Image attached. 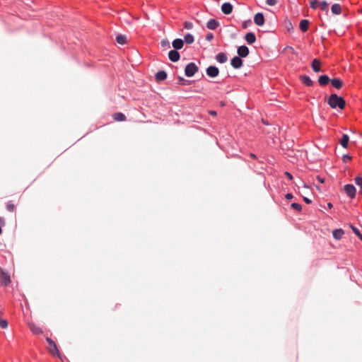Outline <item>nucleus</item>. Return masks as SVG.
<instances>
[{
  "instance_id": "1",
  "label": "nucleus",
  "mask_w": 362,
  "mask_h": 362,
  "mask_svg": "<svg viewBox=\"0 0 362 362\" xmlns=\"http://www.w3.org/2000/svg\"><path fill=\"white\" fill-rule=\"evenodd\" d=\"M327 103L332 109L338 107L340 110H343L346 105L345 100L341 96H339L336 93L330 95L328 98Z\"/></svg>"
},
{
  "instance_id": "2",
  "label": "nucleus",
  "mask_w": 362,
  "mask_h": 362,
  "mask_svg": "<svg viewBox=\"0 0 362 362\" xmlns=\"http://www.w3.org/2000/svg\"><path fill=\"white\" fill-rule=\"evenodd\" d=\"M46 341L48 343V344L49 345V347L48 349H49V351L50 352V354H52L54 356H57V357L62 358L61 354H60L59 349H57V344H55V342L49 337H46Z\"/></svg>"
},
{
  "instance_id": "3",
  "label": "nucleus",
  "mask_w": 362,
  "mask_h": 362,
  "mask_svg": "<svg viewBox=\"0 0 362 362\" xmlns=\"http://www.w3.org/2000/svg\"><path fill=\"white\" fill-rule=\"evenodd\" d=\"M199 71V67L194 62L187 64L185 69V74L187 77H192Z\"/></svg>"
},
{
  "instance_id": "4",
  "label": "nucleus",
  "mask_w": 362,
  "mask_h": 362,
  "mask_svg": "<svg viewBox=\"0 0 362 362\" xmlns=\"http://www.w3.org/2000/svg\"><path fill=\"white\" fill-rule=\"evenodd\" d=\"M344 190L346 195L351 199H354L356 194V189L352 184H346L344 186Z\"/></svg>"
},
{
  "instance_id": "5",
  "label": "nucleus",
  "mask_w": 362,
  "mask_h": 362,
  "mask_svg": "<svg viewBox=\"0 0 362 362\" xmlns=\"http://www.w3.org/2000/svg\"><path fill=\"white\" fill-rule=\"evenodd\" d=\"M206 74L211 78L218 76L219 74V69L215 66H209L206 70Z\"/></svg>"
},
{
  "instance_id": "6",
  "label": "nucleus",
  "mask_w": 362,
  "mask_h": 362,
  "mask_svg": "<svg viewBox=\"0 0 362 362\" xmlns=\"http://www.w3.org/2000/svg\"><path fill=\"white\" fill-rule=\"evenodd\" d=\"M1 284L7 286L11 283L10 276L7 272L1 269Z\"/></svg>"
},
{
  "instance_id": "7",
  "label": "nucleus",
  "mask_w": 362,
  "mask_h": 362,
  "mask_svg": "<svg viewBox=\"0 0 362 362\" xmlns=\"http://www.w3.org/2000/svg\"><path fill=\"white\" fill-rule=\"evenodd\" d=\"M237 53L238 54V57L241 58H245L248 56L250 51L247 46L242 45L238 47Z\"/></svg>"
},
{
  "instance_id": "8",
  "label": "nucleus",
  "mask_w": 362,
  "mask_h": 362,
  "mask_svg": "<svg viewBox=\"0 0 362 362\" xmlns=\"http://www.w3.org/2000/svg\"><path fill=\"white\" fill-rule=\"evenodd\" d=\"M168 58L173 62H176L180 60V54L177 50L172 49L168 52Z\"/></svg>"
},
{
  "instance_id": "9",
  "label": "nucleus",
  "mask_w": 362,
  "mask_h": 362,
  "mask_svg": "<svg viewBox=\"0 0 362 362\" xmlns=\"http://www.w3.org/2000/svg\"><path fill=\"white\" fill-rule=\"evenodd\" d=\"M243 62L241 57L238 56H235L231 59V66L234 69H240L243 66Z\"/></svg>"
},
{
  "instance_id": "10",
  "label": "nucleus",
  "mask_w": 362,
  "mask_h": 362,
  "mask_svg": "<svg viewBox=\"0 0 362 362\" xmlns=\"http://www.w3.org/2000/svg\"><path fill=\"white\" fill-rule=\"evenodd\" d=\"M233 8V5L230 3L226 2L221 6V11L226 15H229L232 13Z\"/></svg>"
},
{
  "instance_id": "11",
  "label": "nucleus",
  "mask_w": 362,
  "mask_h": 362,
  "mask_svg": "<svg viewBox=\"0 0 362 362\" xmlns=\"http://www.w3.org/2000/svg\"><path fill=\"white\" fill-rule=\"evenodd\" d=\"M254 22L258 26H262L264 23V17L262 13H257L255 15Z\"/></svg>"
},
{
  "instance_id": "12",
  "label": "nucleus",
  "mask_w": 362,
  "mask_h": 362,
  "mask_svg": "<svg viewBox=\"0 0 362 362\" xmlns=\"http://www.w3.org/2000/svg\"><path fill=\"white\" fill-rule=\"evenodd\" d=\"M220 23L219 22L214 18H211L206 23V28L209 30H216L218 26Z\"/></svg>"
},
{
  "instance_id": "13",
  "label": "nucleus",
  "mask_w": 362,
  "mask_h": 362,
  "mask_svg": "<svg viewBox=\"0 0 362 362\" xmlns=\"http://www.w3.org/2000/svg\"><path fill=\"white\" fill-rule=\"evenodd\" d=\"M172 45L175 50L180 49L184 46V40L180 38H177L173 41Z\"/></svg>"
},
{
  "instance_id": "14",
  "label": "nucleus",
  "mask_w": 362,
  "mask_h": 362,
  "mask_svg": "<svg viewBox=\"0 0 362 362\" xmlns=\"http://www.w3.org/2000/svg\"><path fill=\"white\" fill-rule=\"evenodd\" d=\"M245 40L249 45H252L256 41V36L253 33L249 32L245 35Z\"/></svg>"
},
{
  "instance_id": "15",
  "label": "nucleus",
  "mask_w": 362,
  "mask_h": 362,
  "mask_svg": "<svg viewBox=\"0 0 362 362\" xmlns=\"http://www.w3.org/2000/svg\"><path fill=\"white\" fill-rule=\"evenodd\" d=\"M320 64H321V63H320V60H318L317 59H314L313 60L312 64H311L313 70L316 73L320 72L321 71Z\"/></svg>"
},
{
  "instance_id": "16",
  "label": "nucleus",
  "mask_w": 362,
  "mask_h": 362,
  "mask_svg": "<svg viewBox=\"0 0 362 362\" xmlns=\"http://www.w3.org/2000/svg\"><path fill=\"white\" fill-rule=\"evenodd\" d=\"M330 82L332 86L337 89H340L343 86L342 81L338 78L330 79Z\"/></svg>"
},
{
  "instance_id": "17",
  "label": "nucleus",
  "mask_w": 362,
  "mask_h": 362,
  "mask_svg": "<svg viewBox=\"0 0 362 362\" xmlns=\"http://www.w3.org/2000/svg\"><path fill=\"white\" fill-rule=\"evenodd\" d=\"M155 78L158 81H162L167 78V73L165 71H159L155 75Z\"/></svg>"
},
{
  "instance_id": "18",
  "label": "nucleus",
  "mask_w": 362,
  "mask_h": 362,
  "mask_svg": "<svg viewBox=\"0 0 362 362\" xmlns=\"http://www.w3.org/2000/svg\"><path fill=\"white\" fill-rule=\"evenodd\" d=\"M216 59L218 62L223 64L227 62L228 57L223 52H220L216 55Z\"/></svg>"
},
{
  "instance_id": "19",
  "label": "nucleus",
  "mask_w": 362,
  "mask_h": 362,
  "mask_svg": "<svg viewBox=\"0 0 362 362\" xmlns=\"http://www.w3.org/2000/svg\"><path fill=\"white\" fill-rule=\"evenodd\" d=\"M329 81H330V78H329V76L327 75H321L318 78V83L321 86H326L329 83Z\"/></svg>"
},
{
  "instance_id": "20",
  "label": "nucleus",
  "mask_w": 362,
  "mask_h": 362,
  "mask_svg": "<svg viewBox=\"0 0 362 362\" xmlns=\"http://www.w3.org/2000/svg\"><path fill=\"white\" fill-rule=\"evenodd\" d=\"M302 83L305 85L306 86H312L313 85V81L312 79L306 75H303L300 77Z\"/></svg>"
},
{
  "instance_id": "21",
  "label": "nucleus",
  "mask_w": 362,
  "mask_h": 362,
  "mask_svg": "<svg viewBox=\"0 0 362 362\" xmlns=\"http://www.w3.org/2000/svg\"><path fill=\"white\" fill-rule=\"evenodd\" d=\"M344 234V232L341 228L335 229L332 232L333 238L336 240H340L342 238Z\"/></svg>"
},
{
  "instance_id": "22",
  "label": "nucleus",
  "mask_w": 362,
  "mask_h": 362,
  "mask_svg": "<svg viewBox=\"0 0 362 362\" xmlns=\"http://www.w3.org/2000/svg\"><path fill=\"white\" fill-rule=\"evenodd\" d=\"M332 13L334 15H339L341 13V6L339 4H334L331 7Z\"/></svg>"
},
{
  "instance_id": "23",
  "label": "nucleus",
  "mask_w": 362,
  "mask_h": 362,
  "mask_svg": "<svg viewBox=\"0 0 362 362\" xmlns=\"http://www.w3.org/2000/svg\"><path fill=\"white\" fill-rule=\"evenodd\" d=\"M309 21L306 19L301 20L299 27L301 31L306 32L308 29Z\"/></svg>"
},
{
  "instance_id": "24",
  "label": "nucleus",
  "mask_w": 362,
  "mask_h": 362,
  "mask_svg": "<svg viewBox=\"0 0 362 362\" xmlns=\"http://www.w3.org/2000/svg\"><path fill=\"white\" fill-rule=\"evenodd\" d=\"M349 141V137L347 134H343L340 139V144L344 148H347Z\"/></svg>"
},
{
  "instance_id": "25",
  "label": "nucleus",
  "mask_w": 362,
  "mask_h": 362,
  "mask_svg": "<svg viewBox=\"0 0 362 362\" xmlns=\"http://www.w3.org/2000/svg\"><path fill=\"white\" fill-rule=\"evenodd\" d=\"M113 118L116 121L122 122L126 119L125 115L122 112H116L113 115Z\"/></svg>"
},
{
  "instance_id": "26",
  "label": "nucleus",
  "mask_w": 362,
  "mask_h": 362,
  "mask_svg": "<svg viewBox=\"0 0 362 362\" xmlns=\"http://www.w3.org/2000/svg\"><path fill=\"white\" fill-rule=\"evenodd\" d=\"M194 41V36L190 34V33H187L185 35V42L187 43V44H192L193 43Z\"/></svg>"
},
{
  "instance_id": "27",
  "label": "nucleus",
  "mask_w": 362,
  "mask_h": 362,
  "mask_svg": "<svg viewBox=\"0 0 362 362\" xmlns=\"http://www.w3.org/2000/svg\"><path fill=\"white\" fill-rule=\"evenodd\" d=\"M350 228L353 233L362 241V234L360 230L351 224L350 225Z\"/></svg>"
},
{
  "instance_id": "28",
  "label": "nucleus",
  "mask_w": 362,
  "mask_h": 362,
  "mask_svg": "<svg viewBox=\"0 0 362 362\" xmlns=\"http://www.w3.org/2000/svg\"><path fill=\"white\" fill-rule=\"evenodd\" d=\"M319 6L322 11H327L328 10V4L325 1H320Z\"/></svg>"
},
{
  "instance_id": "29",
  "label": "nucleus",
  "mask_w": 362,
  "mask_h": 362,
  "mask_svg": "<svg viewBox=\"0 0 362 362\" xmlns=\"http://www.w3.org/2000/svg\"><path fill=\"white\" fill-rule=\"evenodd\" d=\"M116 40L119 44L124 45L126 43V37L122 35H117Z\"/></svg>"
},
{
  "instance_id": "30",
  "label": "nucleus",
  "mask_w": 362,
  "mask_h": 362,
  "mask_svg": "<svg viewBox=\"0 0 362 362\" xmlns=\"http://www.w3.org/2000/svg\"><path fill=\"white\" fill-rule=\"evenodd\" d=\"M291 206L292 209L298 211H300L302 210V206L298 203H292Z\"/></svg>"
},
{
  "instance_id": "31",
  "label": "nucleus",
  "mask_w": 362,
  "mask_h": 362,
  "mask_svg": "<svg viewBox=\"0 0 362 362\" xmlns=\"http://www.w3.org/2000/svg\"><path fill=\"white\" fill-rule=\"evenodd\" d=\"M354 182L356 185L359 186L360 187H362V177L361 176H357L354 178Z\"/></svg>"
},
{
  "instance_id": "32",
  "label": "nucleus",
  "mask_w": 362,
  "mask_h": 362,
  "mask_svg": "<svg viewBox=\"0 0 362 362\" xmlns=\"http://www.w3.org/2000/svg\"><path fill=\"white\" fill-rule=\"evenodd\" d=\"M30 328L33 333L38 334L42 332L41 329L35 325H30Z\"/></svg>"
},
{
  "instance_id": "33",
  "label": "nucleus",
  "mask_w": 362,
  "mask_h": 362,
  "mask_svg": "<svg viewBox=\"0 0 362 362\" xmlns=\"http://www.w3.org/2000/svg\"><path fill=\"white\" fill-rule=\"evenodd\" d=\"M6 209L8 211H13L14 209H15V206L13 204H12L11 202H8L6 204Z\"/></svg>"
},
{
  "instance_id": "34",
  "label": "nucleus",
  "mask_w": 362,
  "mask_h": 362,
  "mask_svg": "<svg viewBox=\"0 0 362 362\" xmlns=\"http://www.w3.org/2000/svg\"><path fill=\"white\" fill-rule=\"evenodd\" d=\"M319 3L317 0H313L310 1V7L313 8V9H316L317 8V6H319Z\"/></svg>"
},
{
  "instance_id": "35",
  "label": "nucleus",
  "mask_w": 362,
  "mask_h": 362,
  "mask_svg": "<svg viewBox=\"0 0 362 362\" xmlns=\"http://www.w3.org/2000/svg\"><path fill=\"white\" fill-rule=\"evenodd\" d=\"M184 27L185 29L190 30L193 28V23L189 21L185 22Z\"/></svg>"
},
{
  "instance_id": "36",
  "label": "nucleus",
  "mask_w": 362,
  "mask_h": 362,
  "mask_svg": "<svg viewBox=\"0 0 362 362\" xmlns=\"http://www.w3.org/2000/svg\"><path fill=\"white\" fill-rule=\"evenodd\" d=\"M0 327L2 329H6L8 327V322L6 320H0Z\"/></svg>"
},
{
  "instance_id": "37",
  "label": "nucleus",
  "mask_w": 362,
  "mask_h": 362,
  "mask_svg": "<svg viewBox=\"0 0 362 362\" xmlns=\"http://www.w3.org/2000/svg\"><path fill=\"white\" fill-rule=\"evenodd\" d=\"M214 34L211 33H209L206 35L205 39L207 41H211L214 39Z\"/></svg>"
},
{
  "instance_id": "38",
  "label": "nucleus",
  "mask_w": 362,
  "mask_h": 362,
  "mask_svg": "<svg viewBox=\"0 0 362 362\" xmlns=\"http://www.w3.org/2000/svg\"><path fill=\"white\" fill-rule=\"evenodd\" d=\"M266 4L269 6H274L277 4V0H266Z\"/></svg>"
},
{
  "instance_id": "39",
  "label": "nucleus",
  "mask_w": 362,
  "mask_h": 362,
  "mask_svg": "<svg viewBox=\"0 0 362 362\" xmlns=\"http://www.w3.org/2000/svg\"><path fill=\"white\" fill-rule=\"evenodd\" d=\"M160 44L163 47H170V43L167 40H163L161 41Z\"/></svg>"
},
{
  "instance_id": "40",
  "label": "nucleus",
  "mask_w": 362,
  "mask_h": 362,
  "mask_svg": "<svg viewBox=\"0 0 362 362\" xmlns=\"http://www.w3.org/2000/svg\"><path fill=\"white\" fill-rule=\"evenodd\" d=\"M252 23V21L250 20H248V21H245L243 22V28H247L248 27V25H250V24Z\"/></svg>"
},
{
  "instance_id": "41",
  "label": "nucleus",
  "mask_w": 362,
  "mask_h": 362,
  "mask_svg": "<svg viewBox=\"0 0 362 362\" xmlns=\"http://www.w3.org/2000/svg\"><path fill=\"white\" fill-rule=\"evenodd\" d=\"M351 157L348 154H345L342 157V160L344 163H346L348 160H351Z\"/></svg>"
},
{
  "instance_id": "42",
  "label": "nucleus",
  "mask_w": 362,
  "mask_h": 362,
  "mask_svg": "<svg viewBox=\"0 0 362 362\" xmlns=\"http://www.w3.org/2000/svg\"><path fill=\"white\" fill-rule=\"evenodd\" d=\"M185 81L186 80L182 76L178 77V83L179 84L184 85Z\"/></svg>"
},
{
  "instance_id": "43",
  "label": "nucleus",
  "mask_w": 362,
  "mask_h": 362,
  "mask_svg": "<svg viewBox=\"0 0 362 362\" xmlns=\"http://www.w3.org/2000/svg\"><path fill=\"white\" fill-rule=\"evenodd\" d=\"M284 174H285L286 177L288 180H293V175H292L289 172H285V173H284Z\"/></svg>"
},
{
  "instance_id": "44",
  "label": "nucleus",
  "mask_w": 362,
  "mask_h": 362,
  "mask_svg": "<svg viewBox=\"0 0 362 362\" xmlns=\"http://www.w3.org/2000/svg\"><path fill=\"white\" fill-rule=\"evenodd\" d=\"M285 197L286 199L288 200H290V199H292L293 196L291 193H287L286 195H285Z\"/></svg>"
},
{
  "instance_id": "45",
  "label": "nucleus",
  "mask_w": 362,
  "mask_h": 362,
  "mask_svg": "<svg viewBox=\"0 0 362 362\" xmlns=\"http://www.w3.org/2000/svg\"><path fill=\"white\" fill-rule=\"evenodd\" d=\"M303 200L306 204H310L312 201L308 197H303Z\"/></svg>"
},
{
  "instance_id": "46",
  "label": "nucleus",
  "mask_w": 362,
  "mask_h": 362,
  "mask_svg": "<svg viewBox=\"0 0 362 362\" xmlns=\"http://www.w3.org/2000/svg\"><path fill=\"white\" fill-rule=\"evenodd\" d=\"M333 207V204L331 202L327 203V208L332 209Z\"/></svg>"
},
{
  "instance_id": "47",
  "label": "nucleus",
  "mask_w": 362,
  "mask_h": 362,
  "mask_svg": "<svg viewBox=\"0 0 362 362\" xmlns=\"http://www.w3.org/2000/svg\"><path fill=\"white\" fill-rule=\"evenodd\" d=\"M209 114L211 115H216V112L214 111V110H211V111H209Z\"/></svg>"
},
{
  "instance_id": "48",
  "label": "nucleus",
  "mask_w": 362,
  "mask_h": 362,
  "mask_svg": "<svg viewBox=\"0 0 362 362\" xmlns=\"http://www.w3.org/2000/svg\"><path fill=\"white\" fill-rule=\"evenodd\" d=\"M5 221L4 218L0 216V224H4Z\"/></svg>"
},
{
  "instance_id": "49",
  "label": "nucleus",
  "mask_w": 362,
  "mask_h": 362,
  "mask_svg": "<svg viewBox=\"0 0 362 362\" xmlns=\"http://www.w3.org/2000/svg\"><path fill=\"white\" fill-rule=\"evenodd\" d=\"M250 157H251V158H257L256 155H255V154H254V153H250Z\"/></svg>"
},
{
  "instance_id": "50",
  "label": "nucleus",
  "mask_w": 362,
  "mask_h": 362,
  "mask_svg": "<svg viewBox=\"0 0 362 362\" xmlns=\"http://www.w3.org/2000/svg\"><path fill=\"white\" fill-rule=\"evenodd\" d=\"M358 194L362 196V187H360V190L358 192Z\"/></svg>"
},
{
  "instance_id": "51",
  "label": "nucleus",
  "mask_w": 362,
  "mask_h": 362,
  "mask_svg": "<svg viewBox=\"0 0 362 362\" xmlns=\"http://www.w3.org/2000/svg\"><path fill=\"white\" fill-rule=\"evenodd\" d=\"M319 180H320V182H322V183L324 182V181H323V180H322V179H320V178H319Z\"/></svg>"
}]
</instances>
